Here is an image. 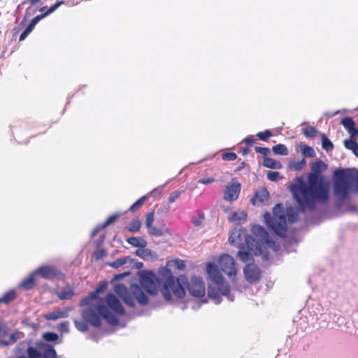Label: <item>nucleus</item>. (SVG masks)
Returning <instances> with one entry per match:
<instances>
[{
  "label": "nucleus",
  "instance_id": "bf43d9fd",
  "mask_svg": "<svg viewBox=\"0 0 358 358\" xmlns=\"http://www.w3.org/2000/svg\"><path fill=\"white\" fill-rule=\"evenodd\" d=\"M215 181V179L212 177H205L198 180L199 183L201 184H210Z\"/></svg>",
  "mask_w": 358,
  "mask_h": 358
},
{
  "label": "nucleus",
  "instance_id": "338daca9",
  "mask_svg": "<svg viewBox=\"0 0 358 358\" xmlns=\"http://www.w3.org/2000/svg\"><path fill=\"white\" fill-rule=\"evenodd\" d=\"M243 143H245L246 144H248V145H252L254 143L255 141L253 139V136H248L247 138H245L243 141H242Z\"/></svg>",
  "mask_w": 358,
  "mask_h": 358
},
{
  "label": "nucleus",
  "instance_id": "c756f323",
  "mask_svg": "<svg viewBox=\"0 0 358 358\" xmlns=\"http://www.w3.org/2000/svg\"><path fill=\"white\" fill-rule=\"evenodd\" d=\"M263 165L265 167L272 169H280L282 167L280 162L268 157H265L264 159Z\"/></svg>",
  "mask_w": 358,
  "mask_h": 358
},
{
  "label": "nucleus",
  "instance_id": "2eb2a0df",
  "mask_svg": "<svg viewBox=\"0 0 358 358\" xmlns=\"http://www.w3.org/2000/svg\"><path fill=\"white\" fill-rule=\"evenodd\" d=\"M106 303L108 307L114 311L116 314L118 315H124V310L121 304L120 301L113 294H108L105 300L103 299V303Z\"/></svg>",
  "mask_w": 358,
  "mask_h": 358
},
{
  "label": "nucleus",
  "instance_id": "3c124183",
  "mask_svg": "<svg viewBox=\"0 0 358 358\" xmlns=\"http://www.w3.org/2000/svg\"><path fill=\"white\" fill-rule=\"evenodd\" d=\"M164 187L165 185H163L155 188L153 190H152L147 194L148 197L150 196H155L157 195H159L162 192Z\"/></svg>",
  "mask_w": 358,
  "mask_h": 358
},
{
  "label": "nucleus",
  "instance_id": "f03ea898",
  "mask_svg": "<svg viewBox=\"0 0 358 358\" xmlns=\"http://www.w3.org/2000/svg\"><path fill=\"white\" fill-rule=\"evenodd\" d=\"M188 285L189 294L194 296L201 297L205 294V285L201 278L193 276L189 283L187 278L184 275H180L176 281L174 278L169 276L164 283L161 290L164 299L170 301L172 299V293L178 299H182L185 295L184 285Z\"/></svg>",
  "mask_w": 358,
  "mask_h": 358
},
{
  "label": "nucleus",
  "instance_id": "5701e85b",
  "mask_svg": "<svg viewBox=\"0 0 358 358\" xmlns=\"http://www.w3.org/2000/svg\"><path fill=\"white\" fill-rule=\"evenodd\" d=\"M269 193L266 188H261L255 193V198L252 199V203L255 204V201L257 200L260 203L266 201L268 199Z\"/></svg>",
  "mask_w": 358,
  "mask_h": 358
},
{
  "label": "nucleus",
  "instance_id": "ea45409f",
  "mask_svg": "<svg viewBox=\"0 0 358 358\" xmlns=\"http://www.w3.org/2000/svg\"><path fill=\"white\" fill-rule=\"evenodd\" d=\"M317 132V129L313 127H306L303 129V134L307 138H313Z\"/></svg>",
  "mask_w": 358,
  "mask_h": 358
},
{
  "label": "nucleus",
  "instance_id": "4c0bfd02",
  "mask_svg": "<svg viewBox=\"0 0 358 358\" xmlns=\"http://www.w3.org/2000/svg\"><path fill=\"white\" fill-rule=\"evenodd\" d=\"M147 199H148V195H145V196H142L141 198H140L139 199H138L134 203H133L131 206L129 210L131 212H135L145 203V201H146Z\"/></svg>",
  "mask_w": 358,
  "mask_h": 358
},
{
  "label": "nucleus",
  "instance_id": "a19ab883",
  "mask_svg": "<svg viewBox=\"0 0 358 358\" xmlns=\"http://www.w3.org/2000/svg\"><path fill=\"white\" fill-rule=\"evenodd\" d=\"M302 155L305 157H313L315 155V152L311 147L303 145L301 148Z\"/></svg>",
  "mask_w": 358,
  "mask_h": 358
},
{
  "label": "nucleus",
  "instance_id": "c9c22d12",
  "mask_svg": "<svg viewBox=\"0 0 358 358\" xmlns=\"http://www.w3.org/2000/svg\"><path fill=\"white\" fill-rule=\"evenodd\" d=\"M141 227V222L138 219H134L130 224V225L127 227V230L129 232L135 233L140 230Z\"/></svg>",
  "mask_w": 358,
  "mask_h": 358
},
{
  "label": "nucleus",
  "instance_id": "69168bd1",
  "mask_svg": "<svg viewBox=\"0 0 358 358\" xmlns=\"http://www.w3.org/2000/svg\"><path fill=\"white\" fill-rule=\"evenodd\" d=\"M105 227H102V224L97 225L91 232V236H94L96 234L101 230L104 229Z\"/></svg>",
  "mask_w": 358,
  "mask_h": 358
},
{
  "label": "nucleus",
  "instance_id": "f8f14e48",
  "mask_svg": "<svg viewBox=\"0 0 358 358\" xmlns=\"http://www.w3.org/2000/svg\"><path fill=\"white\" fill-rule=\"evenodd\" d=\"M14 352L17 356L25 355L27 353V358H41L39 351L35 348L31 347L28 341H22L14 349Z\"/></svg>",
  "mask_w": 358,
  "mask_h": 358
},
{
  "label": "nucleus",
  "instance_id": "f704fd0d",
  "mask_svg": "<svg viewBox=\"0 0 358 358\" xmlns=\"http://www.w3.org/2000/svg\"><path fill=\"white\" fill-rule=\"evenodd\" d=\"M16 297V293L14 290L7 292L2 297L0 298V302L8 303Z\"/></svg>",
  "mask_w": 358,
  "mask_h": 358
},
{
  "label": "nucleus",
  "instance_id": "7c9ffc66",
  "mask_svg": "<svg viewBox=\"0 0 358 358\" xmlns=\"http://www.w3.org/2000/svg\"><path fill=\"white\" fill-rule=\"evenodd\" d=\"M132 261L133 259L129 257H123L115 259L110 265L113 268H118L127 263H132Z\"/></svg>",
  "mask_w": 358,
  "mask_h": 358
},
{
  "label": "nucleus",
  "instance_id": "72a5a7b5",
  "mask_svg": "<svg viewBox=\"0 0 358 358\" xmlns=\"http://www.w3.org/2000/svg\"><path fill=\"white\" fill-rule=\"evenodd\" d=\"M273 152L276 155L286 156L288 155V150L283 144H278L272 148Z\"/></svg>",
  "mask_w": 358,
  "mask_h": 358
},
{
  "label": "nucleus",
  "instance_id": "2f4dec72",
  "mask_svg": "<svg viewBox=\"0 0 358 358\" xmlns=\"http://www.w3.org/2000/svg\"><path fill=\"white\" fill-rule=\"evenodd\" d=\"M341 123L348 132L351 131V130L355 127V121L351 117H345L343 118Z\"/></svg>",
  "mask_w": 358,
  "mask_h": 358
},
{
  "label": "nucleus",
  "instance_id": "f3484780",
  "mask_svg": "<svg viewBox=\"0 0 358 358\" xmlns=\"http://www.w3.org/2000/svg\"><path fill=\"white\" fill-rule=\"evenodd\" d=\"M73 309V307H67L64 310H57L45 315V318L47 320H56L60 318L69 317V313Z\"/></svg>",
  "mask_w": 358,
  "mask_h": 358
},
{
  "label": "nucleus",
  "instance_id": "a878e982",
  "mask_svg": "<svg viewBox=\"0 0 358 358\" xmlns=\"http://www.w3.org/2000/svg\"><path fill=\"white\" fill-rule=\"evenodd\" d=\"M298 211L301 212L299 208V206L297 205V209H295L292 207L288 208L287 209L286 215L287 216V220L289 223H294L297 221L299 215ZM303 211H301L303 213Z\"/></svg>",
  "mask_w": 358,
  "mask_h": 358
},
{
  "label": "nucleus",
  "instance_id": "1a4fd4ad",
  "mask_svg": "<svg viewBox=\"0 0 358 358\" xmlns=\"http://www.w3.org/2000/svg\"><path fill=\"white\" fill-rule=\"evenodd\" d=\"M218 264L222 271L229 278H235L237 273L234 259L227 254L222 255L218 259Z\"/></svg>",
  "mask_w": 358,
  "mask_h": 358
},
{
  "label": "nucleus",
  "instance_id": "6e6552de",
  "mask_svg": "<svg viewBox=\"0 0 358 358\" xmlns=\"http://www.w3.org/2000/svg\"><path fill=\"white\" fill-rule=\"evenodd\" d=\"M114 290L129 307L133 308L135 306L134 297L141 306H145L148 303V296L143 293L141 287L137 284L131 285L129 291L123 284H117L115 285Z\"/></svg>",
  "mask_w": 358,
  "mask_h": 358
},
{
  "label": "nucleus",
  "instance_id": "e433bc0d",
  "mask_svg": "<svg viewBox=\"0 0 358 358\" xmlns=\"http://www.w3.org/2000/svg\"><path fill=\"white\" fill-rule=\"evenodd\" d=\"M322 148L326 151L332 150L334 148L333 143L324 134H322Z\"/></svg>",
  "mask_w": 358,
  "mask_h": 358
},
{
  "label": "nucleus",
  "instance_id": "e2e57ef3",
  "mask_svg": "<svg viewBox=\"0 0 358 358\" xmlns=\"http://www.w3.org/2000/svg\"><path fill=\"white\" fill-rule=\"evenodd\" d=\"M203 218V215H201L199 218L193 220L192 223L194 226L199 227L201 225Z\"/></svg>",
  "mask_w": 358,
  "mask_h": 358
},
{
  "label": "nucleus",
  "instance_id": "a211bd4d",
  "mask_svg": "<svg viewBox=\"0 0 358 358\" xmlns=\"http://www.w3.org/2000/svg\"><path fill=\"white\" fill-rule=\"evenodd\" d=\"M39 352L43 358H57V352L53 346L43 343L39 347Z\"/></svg>",
  "mask_w": 358,
  "mask_h": 358
},
{
  "label": "nucleus",
  "instance_id": "20e7f679",
  "mask_svg": "<svg viewBox=\"0 0 358 358\" xmlns=\"http://www.w3.org/2000/svg\"><path fill=\"white\" fill-rule=\"evenodd\" d=\"M244 240V243H240L238 246V252L237 257L243 263L253 260L254 256L262 255L264 259H268V255L264 253L260 243L252 236L246 234L245 229H234L231 231L229 238L231 245L239 243Z\"/></svg>",
  "mask_w": 358,
  "mask_h": 358
},
{
  "label": "nucleus",
  "instance_id": "7ed1b4c3",
  "mask_svg": "<svg viewBox=\"0 0 358 358\" xmlns=\"http://www.w3.org/2000/svg\"><path fill=\"white\" fill-rule=\"evenodd\" d=\"M358 192V171L336 169L333 174V196L335 201L341 205L348 201L352 192Z\"/></svg>",
  "mask_w": 358,
  "mask_h": 358
},
{
  "label": "nucleus",
  "instance_id": "9d476101",
  "mask_svg": "<svg viewBox=\"0 0 358 358\" xmlns=\"http://www.w3.org/2000/svg\"><path fill=\"white\" fill-rule=\"evenodd\" d=\"M34 273L41 276L42 278L52 280L55 278H63V273L55 266L52 265H43L38 267Z\"/></svg>",
  "mask_w": 358,
  "mask_h": 358
},
{
  "label": "nucleus",
  "instance_id": "0eeeda50",
  "mask_svg": "<svg viewBox=\"0 0 358 358\" xmlns=\"http://www.w3.org/2000/svg\"><path fill=\"white\" fill-rule=\"evenodd\" d=\"M273 217L271 213L266 212L264 218L267 227L276 235L283 237L287 229L286 214L282 204L277 203L273 207Z\"/></svg>",
  "mask_w": 358,
  "mask_h": 358
},
{
  "label": "nucleus",
  "instance_id": "4468645a",
  "mask_svg": "<svg viewBox=\"0 0 358 358\" xmlns=\"http://www.w3.org/2000/svg\"><path fill=\"white\" fill-rule=\"evenodd\" d=\"M252 232L262 243L266 244L269 248L275 247V242L270 238L269 234L263 227L255 225L252 227Z\"/></svg>",
  "mask_w": 358,
  "mask_h": 358
},
{
  "label": "nucleus",
  "instance_id": "f257e3e1",
  "mask_svg": "<svg viewBox=\"0 0 358 358\" xmlns=\"http://www.w3.org/2000/svg\"><path fill=\"white\" fill-rule=\"evenodd\" d=\"M291 191L301 211L313 210L317 201L324 203L329 199V185L320 175L313 173L308 175L307 183L299 179L291 186Z\"/></svg>",
  "mask_w": 358,
  "mask_h": 358
},
{
  "label": "nucleus",
  "instance_id": "c03bdc74",
  "mask_svg": "<svg viewBox=\"0 0 358 358\" xmlns=\"http://www.w3.org/2000/svg\"><path fill=\"white\" fill-rule=\"evenodd\" d=\"M344 145L348 150L353 151L358 145V143L356 142L355 139L349 138L344 141Z\"/></svg>",
  "mask_w": 358,
  "mask_h": 358
},
{
  "label": "nucleus",
  "instance_id": "774afa93",
  "mask_svg": "<svg viewBox=\"0 0 358 358\" xmlns=\"http://www.w3.org/2000/svg\"><path fill=\"white\" fill-rule=\"evenodd\" d=\"M29 34L30 32H29L27 29H24V31L20 36V41H24Z\"/></svg>",
  "mask_w": 358,
  "mask_h": 358
},
{
  "label": "nucleus",
  "instance_id": "ddd939ff",
  "mask_svg": "<svg viewBox=\"0 0 358 358\" xmlns=\"http://www.w3.org/2000/svg\"><path fill=\"white\" fill-rule=\"evenodd\" d=\"M252 261L246 262L247 264L243 268V273L245 280L250 283L257 282L260 278V271L257 266L252 264Z\"/></svg>",
  "mask_w": 358,
  "mask_h": 358
},
{
  "label": "nucleus",
  "instance_id": "9b49d317",
  "mask_svg": "<svg viewBox=\"0 0 358 358\" xmlns=\"http://www.w3.org/2000/svg\"><path fill=\"white\" fill-rule=\"evenodd\" d=\"M155 280V275L150 272L140 276V284L148 293L154 295L157 293V286Z\"/></svg>",
  "mask_w": 358,
  "mask_h": 358
},
{
  "label": "nucleus",
  "instance_id": "680f3d73",
  "mask_svg": "<svg viewBox=\"0 0 358 358\" xmlns=\"http://www.w3.org/2000/svg\"><path fill=\"white\" fill-rule=\"evenodd\" d=\"M350 134V138L352 139L358 138V129L354 127L351 131L348 132Z\"/></svg>",
  "mask_w": 358,
  "mask_h": 358
},
{
  "label": "nucleus",
  "instance_id": "49530a36",
  "mask_svg": "<svg viewBox=\"0 0 358 358\" xmlns=\"http://www.w3.org/2000/svg\"><path fill=\"white\" fill-rule=\"evenodd\" d=\"M155 220V213L153 211L148 213L146 215L145 226L147 228L151 227Z\"/></svg>",
  "mask_w": 358,
  "mask_h": 358
},
{
  "label": "nucleus",
  "instance_id": "dca6fc26",
  "mask_svg": "<svg viewBox=\"0 0 358 358\" xmlns=\"http://www.w3.org/2000/svg\"><path fill=\"white\" fill-rule=\"evenodd\" d=\"M241 190L240 184H232L227 186L224 193V199L227 201L236 200Z\"/></svg>",
  "mask_w": 358,
  "mask_h": 358
},
{
  "label": "nucleus",
  "instance_id": "39448f33",
  "mask_svg": "<svg viewBox=\"0 0 358 358\" xmlns=\"http://www.w3.org/2000/svg\"><path fill=\"white\" fill-rule=\"evenodd\" d=\"M87 308L81 312L83 319L94 327H99L101 324V317L109 324L117 325L118 318L103 304V299H99L96 301H92Z\"/></svg>",
  "mask_w": 358,
  "mask_h": 358
},
{
  "label": "nucleus",
  "instance_id": "4d7b16f0",
  "mask_svg": "<svg viewBox=\"0 0 358 358\" xmlns=\"http://www.w3.org/2000/svg\"><path fill=\"white\" fill-rule=\"evenodd\" d=\"M255 151L257 153H260L264 156H266L270 153V150L268 148L255 147Z\"/></svg>",
  "mask_w": 358,
  "mask_h": 358
},
{
  "label": "nucleus",
  "instance_id": "6e6d98bb",
  "mask_svg": "<svg viewBox=\"0 0 358 358\" xmlns=\"http://www.w3.org/2000/svg\"><path fill=\"white\" fill-rule=\"evenodd\" d=\"M180 194H181L180 191H175V192H172L169 197V202L173 203L178 198L180 197Z\"/></svg>",
  "mask_w": 358,
  "mask_h": 358
},
{
  "label": "nucleus",
  "instance_id": "aec40b11",
  "mask_svg": "<svg viewBox=\"0 0 358 358\" xmlns=\"http://www.w3.org/2000/svg\"><path fill=\"white\" fill-rule=\"evenodd\" d=\"M336 323L343 332L346 334H352V326L351 322H347L344 317H338Z\"/></svg>",
  "mask_w": 358,
  "mask_h": 358
},
{
  "label": "nucleus",
  "instance_id": "09e8293b",
  "mask_svg": "<svg viewBox=\"0 0 358 358\" xmlns=\"http://www.w3.org/2000/svg\"><path fill=\"white\" fill-rule=\"evenodd\" d=\"M272 136V133L270 130L267 129L263 132H259L257 134V136L262 141H267V139Z\"/></svg>",
  "mask_w": 358,
  "mask_h": 358
},
{
  "label": "nucleus",
  "instance_id": "052dcab7",
  "mask_svg": "<svg viewBox=\"0 0 358 358\" xmlns=\"http://www.w3.org/2000/svg\"><path fill=\"white\" fill-rule=\"evenodd\" d=\"M175 266L178 270L182 271V270L185 269V264L183 261H182L180 259H178V260L175 261Z\"/></svg>",
  "mask_w": 358,
  "mask_h": 358
},
{
  "label": "nucleus",
  "instance_id": "8fccbe9b",
  "mask_svg": "<svg viewBox=\"0 0 358 358\" xmlns=\"http://www.w3.org/2000/svg\"><path fill=\"white\" fill-rule=\"evenodd\" d=\"M119 216H120V214H118V213L111 215L110 216H109L108 217V219L106 220V222L103 224H102V227H105V228L107 227L110 224H112L113 222H115Z\"/></svg>",
  "mask_w": 358,
  "mask_h": 358
},
{
  "label": "nucleus",
  "instance_id": "a18cd8bd",
  "mask_svg": "<svg viewBox=\"0 0 358 358\" xmlns=\"http://www.w3.org/2000/svg\"><path fill=\"white\" fill-rule=\"evenodd\" d=\"M7 336V327L4 324H0V345L3 346L5 338Z\"/></svg>",
  "mask_w": 358,
  "mask_h": 358
},
{
  "label": "nucleus",
  "instance_id": "864d4df0",
  "mask_svg": "<svg viewBox=\"0 0 358 358\" xmlns=\"http://www.w3.org/2000/svg\"><path fill=\"white\" fill-rule=\"evenodd\" d=\"M58 329L63 333H69V322L67 321L62 322L58 327Z\"/></svg>",
  "mask_w": 358,
  "mask_h": 358
},
{
  "label": "nucleus",
  "instance_id": "393cba45",
  "mask_svg": "<svg viewBox=\"0 0 358 358\" xmlns=\"http://www.w3.org/2000/svg\"><path fill=\"white\" fill-rule=\"evenodd\" d=\"M127 243L134 247L144 248L147 246V241L141 237H130L127 240Z\"/></svg>",
  "mask_w": 358,
  "mask_h": 358
},
{
  "label": "nucleus",
  "instance_id": "37998d69",
  "mask_svg": "<svg viewBox=\"0 0 358 358\" xmlns=\"http://www.w3.org/2000/svg\"><path fill=\"white\" fill-rule=\"evenodd\" d=\"M43 338L48 342L57 341L59 339V336L54 332H46L43 334Z\"/></svg>",
  "mask_w": 358,
  "mask_h": 358
},
{
  "label": "nucleus",
  "instance_id": "4be33fe9",
  "mask_svg": "<svg viewBox=\"0 0 358 358\" xmlns=\"http://www.w3.org/2000/svg\"><path fill=\"white\" fill-rule=\"evenodd\" d=\"M246 217L247 213L245 210H237L234 212L232 215L229 217V220L231 222L239 224L242 222H244L246 220Z\"/></svg>",
  "mask_w": 358,
  "mask_h": 358
},
{
  "label": "nucleus",
  "instance_id": "b1692460",
  "mask_svg": "<svg viewBox=\"0 0 358 358\" xmlns=\"http://www.w3.org/2000/svg\"><path fill=\"white\" fill-rule=\"evenodd\" d=\"M34 271L31 273L29 276L25 278L20 284V287L25 289H31L35 286L34 282Z\"/></svg>",
  "mask_w": 358,
  "mask_h": 358
},
{
  "label": "nucleus",
  "instance_id": "603ef678",
  "mask_svg": "<svg viewBox=\"0 0 358 358\" xmlns=\"http://www.w3.org/2000/svg\"><path fill=\"white\" fill-rule=\"evenodd\" d=\"M280 173L278 171H269L266 173L267 178L271 181H276L279 178Z\"/></svg>",
  "mask_w": 358,
  "mask_h": 358
},
{
  "label": "nucleus",
  "instance_id": "79ce46f5",
  "mask_svg": "<svg viewBox=\"0 0 358 358\" xmlns=\"http://www.w3.org/2000/svg\"><path fill=\"white\" fill-rule=\"evenodd\" d=\"M64 3V2L63 1H57L53 6L47 9V10L41 15L45 18V17L48 16L49 15L55 12L61 5Z\"/></svg>",
  "mask_w": 358,
  "mask_h": 358
},
{
  "label": "nucleus",
  "instance_id": "6ab92c4d",
  "mask_svg": "<svg viewBox=\"0 0 358 358\" xmlns=\"http://www.w3.org/2000/svg\"><path fill=\"white\" fill-rule=\"evenodd\" d=\"M105 285L99 286L96 288V289L94 292H92L88 296H86L85 298L83 299L80 303V306H85V305H90V302L92 301H96L99 298H98V294L103 292L105 289Z\"/></svg>",
  "mask_w": 358,
  "mask_h": 358
},
{
  "label": "nucleus",
  "instance_id": "412c9836",
  "mask_svg": "<svg viewBox=\"0 0 358 358\" xmlns=\"http://www.w3.org/2000/svg\"><path fill=\"white\" fill-rule=\"evenodd\" d=\"M57 296L61 300L70 299L74 294V290L71 287H66L56 292Z\"/></svg>",
  "mask_w": 358,
  "mask_h": 358
},
{
  "label": "nucleus",
  "instance_id": "423d86ee",
  "mask_svg": "<svg viewBox=\"0 0 358 358\" xmlns=\"http://www.w3.org/2000/svg\"><path fill=\"white\" fill-rule=\"evenodd\" d=\"M206 271L211 282L214 283L218 289L217 291L214 285L210 284L208 288V296L212 299L216 304H219L222 301L219 294V292H220L222 295L227 296L229 301H233L234 296L230 294V286L225 281L217 266L214 263L208 262L206 264Z\"/></svg>",
  "mask_w": 358,
  "mask_h": 358
},
{
  "label": "nucleus",
  "instance_id": "bb28decb",
  "mask_svg": "<svg viewBox=\"0 0 358 358\" xmlns=\"http://www.w3.org/2000/svg\"><path fill=\"white\" fill-rule=\"evenodd\" d=\"M326 168L327 165L322 160L316 161L311 164L312 173L320 176Z\"/></svg>",
  "mask_w": 358,
  "mask_h": 358
},
{
  "label": "nucleus",
  "instance_id": "5fc2aeb1",
  "mask_svg": "<svg viewBox=\"0 0 358 358\" xmlns=\"http://www.w3.org/2000/svg\"><path fill=\"white\" fill-rule=\"evenodd\" d=\"M237 158V155L234 152H226L222 155L224 160L234 161Z\"/></svg>",
  "mask_w": 358,
  "mask_h": 358
},
{
  "label": "nucleus",
  "instance_id": "58836bf2",
  "mask_svg": "<svg viewBox=\"0 0 358 358\" xmlns=\"http://www.w3.org/2000/svg\"><path fill=\"white\" fill-rule=\"evenodd\" d=\"M43 18L44 17L41 14L38 15L37 16H36L31 20L30 23L26 27L25 29H27L29 32L31 33L32 31V30L34 29V28L35 27V26L38 24V22Z\"/></svg>",
  "mask_w": 358,
  "mask_h": 358
},
{
  "label": "nucleus",
  "instance_id": "0e129e2a",
  "mask_svg": "<svg viewBox=\"0 0 358 358\" xmlns=\"http://www.w3.org/2000/svg\"><path fill=\"white\" fill-rule=\"evenodd\" d=\"M104 253H105V252L103 250H98L94 252V257L95 259L98 260L103 257Z\"/></svg>",
  "mask_w": 358,
  "mask_h": 358
},
{
  "label": "nucleus",
  "instance_id": "473e14b6",
  "mask_svg": "<svg viewBox=\"0 0 358 358\" xmlns=\"http://www.w3.org/2000/svg\"><path fill=\"white\" fill-rule=\"evenodd\" d=\"M73 323L76 327V328L80 332H86L87 331L89 327H88V323L83 320H73Z\"/></svg>",
  "mask_w": 358,
  "mask_h": 358
},
{
  "label": "nucleus",
  "instance_id": "c85d7f7f",
  "mask_svg": "<svg viewBox=\"0 0 358 358\" xmlns=\"http://www.w3.org/2000/svg\"><path fill=\"white\" fill-rule=\"evenodd\" d=\"M148 233L151 236L159 237L169 234V230L166 228L159 229L152 225L148 228Z\"/></svg>",
  "mask_w": 358,
  "mask_h": 358
},
{
  "label": "nucleus",
  "instance_id": "cd10ccee",
  "mask_svg": "<svg viewBox=\"0 0 358 358\" xmlns=\"http://www.w3.org/2000/svg\"><path fill=\"white\" fill-rule=\"evenodd\" d=\"M23 337V333L15 331L10 336L8 339H5L3 346L10 345L15 343L17 340Z\"/></svg>",
  "mask_w": 358,
  "mask_h": 358
},
{
  "label": "nucleus",
  "instance_id": "13d9d810",
  "mask_svg": "<svg viewBox=\"0 0 358 358\" xmlns=\"http://www.w3.org/2000/svg\"><path fill=\"white\" fill-rule=\"evenodd\" d=\"M306 162L304 159H301L300 162H298L294 164V168L295 170H301L302 169L304 166L306 165Z\"/></svg>",
  "mask_w": 358,
  "mask_h": 358
},
{
  "label": "nucleus",
  "instance_id": "de8ad7c7",
  "mask_svg": "<svg viewBox=\"0 0 358 358\" xmlns=\"http://www.w3.org/2000/svg\"><path fill=\"white\" fill-rule=\"evenodd\" d=\"M150 254V250L148 249L140 248L136 251V255L141 258H145Z\"/></svg>",
  "mask_w": 358,
  "mask_h": 358
}]
</instances>
